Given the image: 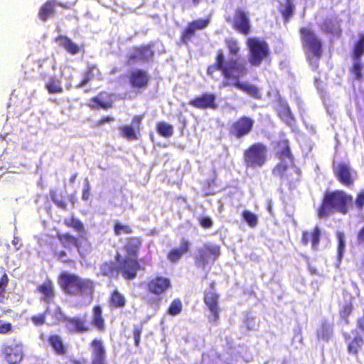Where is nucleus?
<instances>
[{
  "label": "nucleus",
  "mask_w": 364,
  "mask_h": 364,
  "mask_svg": "<svg viewBox=\"0 0 364 364\" xmlns=\"http://www.w3.org/2000/svg\"><path fill=\"white\" fill-rule=\"evenodd\" d=\"M47 316V314H46V311L43 314H38L36 315L31 317V321L33 322L35 325H42L44 323H47L46 321V317Z\"/></svg>",
  "instance_id": "3c124183"
},
{
  "label": "nucleus",
  "mask_w": 364,
  "mask_h": 364,
  "mask_svg": "<svg viewBox=\"0 0 364 364\" xmlns=\"http://www.w3.org/2000/svg\"><path fill=\"white\" fill-rule=\"evenodd\" d=\"M96 70L95 67L90 68L88 72L85 74L82 81L78 85V87H82L85 86L88 82L90 81L92 77H93V72Z\"/></svg>",
  "instance_id": "8fccbe9b"
},
{
  "label": "nucleus",
  "mask_w": 364,
  "mask_h": 364,
  "mask_svg": "<svg viewBox=\"0 0 364 364\" xmlns=\"http://www.w3.org/2000/svg\"><path fill=\"white\" fill-rule=\"evenodd\" d=\"M226 42L230 52L232 55H236L240 50L237 41L233 39H229L227 40Z\"/></svg>",
  "instance_id": "de8ad7c7"
},
{
  "label": "nucleus",
  "mask_w": 364,
  "mask_h": 364,
  "mask_svg": "<svg viewBox=\"0 0 364 364\" xmlns=\"http://www.w3.org/2000/svg\"><path fill=\"white\" fill-rule=\"evenodd\" d=\"M338 180L343 184L349 186L352 183L350 168L346 164H339L335 169Z\"/></svg>",
  "instance_id": "5701e85b"
},
{
  "label": "nucleus",
  "mask_w": 364,
  "mask_h": 364,
  "mask_svg": "<svg viewBox=\"0 0 364 364\" xmlns=\"http://www.w3.org/2000/svg\"><path fill=\"white\" fill-rule=\"evenodd\" d=\"M277 151L279 162L274 168L272 173L275 176L293 183L299 180L300 171L293 164L292 156L287 141L282 142Z\"/></svg>",
  "instance_id": "7ed1b4c3"
},
{
  "label": "nucleus",
  "mask_w": 364,
  "mask_h": 364,
  "mask_svg": "<svg viewBox=\"0 0 364 364\" xmlns=\"http://www.w3.org/2000/svg\"><path fill=\"white\" fill-rule=\"evenodd\" d=\"M46 314L47 316H50V318L47 321L48 325H53L62 321H65L66 318H68L59 306H55L53 309L47 307Z\"/></svg>",
  "instance_id": "4be33fe9"
},
{
  "label": "nucleus",
  "mask_w": 364,
  "mask_h": 364,
  "mask_svg": "<svg viewBox=\"0 0 364 364\" xmlns=\"http://www.w3.org/2000/svg\"><path fill=\"white\" fill-rule=\"evenodd\" d=\"M46 88L49 93H60L63 92V88L60 85V80L56 77H52L46 84Z\"/></svg>",
  "instance_id": "72a5a7b5"
},
{
  "label": "nucleus",
  "mask_w": 364,
  "mask_h": 364,
  "mask_svg": "<svg viewBox=\"0 0 364 364\" xmlns=\"http://www.w3.org/2000/svg\"><path fill=\"white\" fill-rule=\"evenodd\" d=\"M142 119H143V116H134L132 119L131 125H129L137 133L139 132L140 124H141Z\"/></svg>",
  "instance_id": "09e8293b"
},
{
  "label": "nucleus",
  "mask_w": 364,
  "mask_h": 364,
  "mask_svg": "<svg viewBox=\"0 0 364 364\" xmlns=\"http://www.w3.org/2000/svg\"><path fill=\"white\" fill-rule=\"evenodd\" d=\"M130 63L135 61H142V53L141 48L136 49L133 54L129 56V59Z\"/></svg>",
  "instance_id": "603ef678"
},
{
  "label": "nucleus",
  "mask_w": 364,
  "mask_h": 364,
  "mask_svg": "<svg viewBox=\"0 0 364 364\" xmlns=\"http://www.w3.org/2000/svg\"><path fill=\"white\" fill-rule=\"evenodd\" d=\"M208 19H198L190 23L183 33V42L186 43L190 40V38L194 36L197 29H203L208 25Z\"/></svg>",
  "instance_id": "f3484780"
},
{
  "label": "nucleus",
  "mask_w": 364,
  "mask_h": 364,
  "mask_svg": "<svg viewBox=\"0 0 364 364\" xmlns=\"http://www.w3.org/2000/svg\"><path fill=\"white\" fill-rule=\"evenodd\" d=\"M321 28L323 31L332 33L333 35H338L340 33V28L337 22L332 19L326 20V21L321 26Z\"/></svg>",
  "instance_id": "2f4dec72"
},
{
  "label": "nucleus",
  "mask_w": 364,
  "mask_h": 364,
  "mask_svg": "<svg viewBox=\"0 0 364 364\" xmlns=\"http://www.w3.org/2000/svg\"><path fill=\"white\" fill-rule=\"evenodd\" d=\"M253 124V119L247 117H242L232 124L230 131L233 135L240 138L250 132Z\"/></svg>",
  "instance_id": "9d476101"
},
{
  "label": "nucleus",
  "mask_w": 364,
  "mask_h": 364,
  "mask_svg": "<svg viewBox=\"0 0 364 364\" xmlns=\"http://www.w3.org/2000/svg\"><path fill=\"white\" fill-rule=\"evenodd\" d=\"M319 240L320 230L318 227H316L312 232H303L301 242L304 245H307L309 242L311 241L312 248L314 250H316L319 244Z\"/></svg>",
  "instance_id": "412c9836"
},
{
  "label": "nucleus",
  "mask_w": 364,
  "mask_h": 364,
  "mask_svg": "<svg viewBox=\"0 0 364 364\" xmlns=\"http://www.w3.org/2000/svg\"><path fill=\"white\" fill-rule=\"evenodd\" d=\"M215 95L213 94H203L190 102V105L198 109H216Z\"/></svg>",
  "instance_id": "4468645a"
},
{
  "label": "nucleus",
  "mask_w": 364,
  "mask_h": 364,
  "mask_svg": "<svg viewBox=\"0 0 364 364\" xmlns=\"http://www.w3.org/2000/svg\"><path fill=\"white\" fill-rule=\"evenodd\" d=\"M182 311V303L180 299H174L168 310V314L171 316H176L179 314Z\"/></svg>",
  "instance_id": "58836bf2"
},
{
  "label": "nucleus",
  "mask_w": 364,
  "mask_h": 364,
  "mask_svg": "<svg viewBox=\"0 0 364 364\" xmlns=\"http://www.w3.org/2000/svg\"><path fill=\"white\" fill-rule=\"evenodd\" d=\"M242 218L247 223V224L252 228H254L257 225V223H258L257 216L249 210L243 211Z\"/></svg>",
  "instance_id": "ea45409f"
},
{
  "label": "nucleus",
  "mask_w": 364,
  "mask_h": 364,
  "mask_svg": "<svg viewBox=\"0 0 364 364\" xmlns=\"http://www.w3.org/2000/svg\"><path fill=\"white\" fill-rule=\"evenodd\" d=\"M234 28L240 33L247 35L250 30V23L247 14L242 9H237L233 20Z\"/></svg>",
  "instance_id": "f8f14e48"
},
{
  "label": "nucleus",
  "mask_w": 364,
  "mask_h": 364,
  "mask_svg": "<svg viewBox=\"0 0 364 364\" xmlns=\"http://www.w3.org/2000/svg\"><path fill=\"white\" fill-rule=\"evenodd\" d=\"M331 332L332 329L331 326L328 323H323L321 329L317 331L318 338L327 340L330 337Z\"/></svg>",
  "instance_id": "79ce46f5"
},
{
  "label": "nucleus",
  "mask_w": 364,
  "mask_h": 364,
  "mask_svg": "<svg viewBox=\"0 0 364 364\" xmlns=\"http://www.w3.org/2000/svg\"><path fill=\"white\" fill-rule=\"evenodd\" d=\"M105 358H92V364H105Z\"/></svg>",
  "instance_id": "774afa93"
},
{
  "label": "nucleus",
  "mask_w": 364,
  "mask_h": 364,
  "mask_svg": "<svg viewBox=\"0 0 364 364\" xmlns=\"http://www.w3.org/2000/svg\"><path fill=\"white\" fill-rule=\"evenodd\" d=\"M6 359L9 364H16L23 358V346L21 344H15L4 348Z\"/></svg>",
  "instance_id": "2eb2a0df"
},
{
  "label": "nucleus",
  "mask_w": 364,
  "mask_h": 364,
  "mask_svg": "<svg viewBox=\"0 0 364 364\" xmlns=\"http://www.w3.org/2000/svg\"><path fill=\"white\" fill-rule=\"evenodd\" d=\"M141 333V329H139L138 328H134L133 335H134V343L136 346H138L140 343Z\"/></svg>",
  "instance_id": "052dcab7"
},
{
  "label": "nucleus",
  "mask_w": 364,
  "mask_h": 364,
  "mask_svg": "<svg viewBox=\"0 0 364 364\" xmlns=\"http://www.w3.org/2000/svg\"><path fill=\"white\" fill-rule=\"evenodd\" d=\"M8 277L6 274L0 277V294L4 291L5 287L8 284Z\"/></svg>",
  "instance_id": "4d7b16f0"
},
{
  "label": "nucleus",
  "mask_w": 364,
  "mask_h": 364,
  "mask_svg": "<svg viewBox=\"0 0 364 364\" xmlns=\"http://www.w3.org/2000/svg\"><path fill=\"white\" fill-rule=\"evenodd\" d=\"M363 341L360 337H355L353 341L348 345V351L351 353L356 354L359 348L363 345Z\"/></svg>",
  "instance_id": "37998d69"
},
{
  "label": "nucleus",
  "mask_w": 364,
  "mask_h": 364,
  "mask_svg": "<svg viewBox=\"0 0 364 364\" xmlns=\"http://www.w3.org/2000/svg\"><path fill=\"white\" fill-rule=\"evenodd\" d=\"M92 358H105V350L100 340L95 339L92 343Z\"/></svg>",
  "instance_id": "c85d7f7f"
},
{
  "label": "nucleus",
  "mask_w": 364,
  "mask_h": 364,
  "mask_svg": "<svg viewBox=\"0 0 364 364\" xmlns=\"http://www.w3.org/2000/svg\"><path fill=\"white\" fill-rule=\"evenodd\" d=\"M122 135L129 140H134L137 139V132L134 131L130 126H123L119 128Z\"/></svg>",
  "instance_id": "a19ab883"
},
{
  "label": "nucleus",
  "mask_w": 364,
  "mask_h": 364,
  "mask_svg": "<svg viewBox=\"0 0 364 364\" xmlns=\"http://www.w3.org/2000/svg\"><path fill=\"white\" fill-rule=\"evenodd\" d=\"M58 283L65 293L81 296L88 302L91 301L94 291V286L91 280L64 272L59 276Z\"/></svg>",
  "instance_id": "f03ea898"
},
{
  "label": "nucleus",
  "mask_w": 364,
  "mask_h": 364,
  "mask_svg": "<svg viewBox=\"0 0 364 364\" xmlns=\"http://www.w3.org/2000/svg\"><path fill=\"white\" fill-rule=\"evenodd\" d=\"M64 223L68 227L72 228L80 233L84 232V225L80 220L73 217L64 220Z\"/></svg>",
  "instance_id": "c9c22d12"
},
{
  "label": "nucleus",
  "mask_w": 364,
  "mask_h": 364,
  "mask_svg": "<svg viewBox=\"0 0 364 364\" xmlns=\"http://www.w3.org/2000/svg\"><path fill=\"white\" fill-rule=\"evenodd\" d=\"M11 330V325L9 323L0 322V333H6Z\"/></svg>",
  "instance_id": "bf43d9fd"
},
{
  "label": "nucleus",
  "mask_w": 364,
  "mask_h": 364,
  "mask_svg": "<svg viewBox=\"0 0 364 364\" xmlns=\"http://www.w3.org/2000/svg\"><path fill=\"white\" fill-rule=\"evenodd\" d=\"M92 323L100 330L104 328V319L102 316V309L100 306H95L93 309Z\"/></svg>",
  "instance_id": "473e14b6"
},
{
  "label": "nucleus",
  "mask_w": 364,
  "mask_h": 364,
  "mask_svg": "<svg viewBox=\"0 0 364 364\" xmlns=\"http://www.w3.org/2000/svg\"><path fill=\"white\" fill-rule=\"evenodd\" d=\"M364 54V34L359 36V40L355 43L353 50L354 63L351 69L352 74L355 76L356 80H360L362 77L361 70L363 69V64L360 58Z\"/></svg>",
  "instance_id": "1a4fd4ad"
},
{
  "label": "nucleus",
  "mask_w": 364,
  "mask_h": 364,
  "mask_svg": "<svg viewBox=\"0 0 364 364\" xmlns=\"http://www.w3.org/2000/svg\"><path fill=\"white\" fill-rule=\"evenodd\" d=\"M357 208L361 210L364 206V190L361 191L357 196L355 201Z\"/></svg>",
  "instance_id": "864d4df0"
},
{
  "label": "nucleus",
  "mask_w": 364,
  "mask_h": 364,
  "mask_svg": "<svg viewBox=\"0 0 364 364\" xmlns=\"http://www.w3.org/2000/svg\"><path fill=\"white\" fill-rule=\"evenodd\" d=\"M51 198L53 200L60 208H65L66 203L62 200H58L55 198L54 194H51Z\"/></svg>",
  "instance_id": "0e129e2a"
},
{
  "label": "nucleus",
  "mask_w": 364,
  "mask_h": 364,
  "mask_svg": "<svg viewBox=\"0 0 364 364\" xmlns=\"http://www.w3.org/2000/svg\"><path fill=\"white\" fill-rule=\"evenodd\" d=\"M358 242L359 244L364 242V227L359 231L358 234Z\"/></svg>",
  "instance_id": "338daca9"
},
{
  "label": "nucleus",
  "mask_w": 364,
  "mask_h": 364,
  "mask_svg": "<svg viewBox=\"0 0 364 364\" xmlns=\"http://www.w3.org/2000/svg\"><path fill=\"white\" fill-rule=\"evenodd\" d=\"M267 147L260 143L250 146L244 153L245 164L252 168L262 166L267 160Z\"/></svg>",
  "instance_id": "423d86ee"
},
{
  "label": "nucleus",
  "mask_w": 364,
  "mask_h": 364,
  "mask_svg": "<svg viewBox=\"0 0 364 364\" xmlns=\"http://www.w3.org/2000/svg\"><path fill=\"white\" fill-rule=\"evenodd\" d=\"M351 202L352 197L343 191L328 193L318 210V217L325 218L335 211L346 214L348 212V205Z\"/></svg>",
  "instance_id": "20e7f679"
},
{
  "label": "nucleus",
  "mask_w": 364,
  "mask_h": 364,
  "mask_svg": "<svg viewBox=\"0 0 364 364\" xmlns=\"http://www.w3.org/2000/svg\"><path fill=\"white\" fill-rule=\"evenodd\" d=\"M220 254V247L212 243H205L197 249L195 255L196 266L202 269L210 264H213Z\"/></svg>",
  "instance_id": "0eeeda50"
},
{
  "label": "nucleus",
  "mask_w": 364,
  "mask_h": 364,
  "mask_svg": "<svg viewBox=\"0 0 364 364\" xmlns=\"http://www.w3.org/2000/svg\"><path fill=\"white\" fill-rule=\"evenodd\" d=\"M54 12V3L47 1L40 9L38 16L42 21H46Z\"/></svg>",
  "instance_id": "7c9ffc66"
},
{
  "label": "nucleus",
  "mask_w": 364,
  "mask_h": 364,
  "mask_svg": "<svg viewBox=\"0 0 364 364\" xmlns=\"http://www.w3.org/2000/svg\"><path fill=\"white\" fill-rule=\"evenodd\" d=\"M48 343L53 349L59 355H63L66 348L63 343L62 338L58 335H53L49 337Z\"/></svg>",
  "instance_id": "393cba45"
},
{
  "label": "nucleus",
  "mask_w": 364,
  "mask_h": 364,
  "mask_svg": "<svg viewBox=\"0 0 364 364\" xmlns=\"http://www.w3.org/2000/svg\"><path fill=\"white\" fill-rule=\"evenodd\" d=\"M147 287L149 292L160 295L171 287V282L166 277H156L148 282Z\"/></svg>",
  "instance_id": "9b49d317"
},
{
  "label": "nucleus",
  "mask_w": 364,
  "mask_h": 364,
  "mask_svg": "<svg viewBox=\"0 0 364 364\" xmlns=\"http://www.w3.org/2000/svg\"><path fill=\"white\" fill-rule=\"evenodd\" d=\"M336 235L338 240V258L341 259L345 250V235L341 232H337Z\"/></svg>",
  "instance_id": "c03bdc74"
},
{
  "label": "nucleus",
  "mask_w": 364,
  "mask_h": 364,
  "mask_svg": "<svg viewBox=\"0 0 364 364\" xmlns=\"http://www.w3.org/2000/svg\"><path fill=\"white\" fill-rule=\"evenodd\" d=\"M218 295L211 289L205 295L204 301L212 314V320L216 321L218 318L219 309L218 306Z\"/></svg>",
  "instance_id": "6ab92c4d"
},
{
  "label": "nucleus",
  "mask_w": 364,
  "mask_h": 364,
  "mask_svg": "<svg viewBox=\"0 0 364 364\" xmlns=\"http://www.w3.org/2000/svg\"><path fill=\"white\" fill-rule=\"evenodd\" d=\"M139 268V264L136 260L129 257L126 258L119 264V269L123 277L127 279H134Z\"/></svg>",
  "instance_id": "ddd939ff"
},
{
  "label": "nucleus",
  "mask_w": 364,
  "mask_h": 364,
  "mask_svg": "<svg viewBox=\"0 0 364 364\" xmlns=\"http://www.w3.org/2000/svg\"><path fill=\"white\" fill-rule=\"evenodd\" d=\"M125 298L118 291H114L111 297V303L116 307H123L125 305Z\"/></svg>",
  "instance_id": "4c0bfd02"
},
{
  "label": "nucleus",
  "mask_w": 364,
  "mask_h": 364,
  "mask_svg": "<svg viewBox=\"0 0 364 364\" xmlns=\"http://www.w3.org/2000/svg\"><path fill=\"white\" fill-rule=\"evenodd\" d=\"M301 35L309 63L313 68L316 69L318 68V58L322 53L321 41L310 28H301Z\"/></svg>",
  "instance_id": "39448f33"
},
{
  "label": "nucleus",
  "mask_w": 364,
  "mask_h": 364,
  "mask_svg": "<svg viewBox=\"0 0 364 364\" xmlns=\"http://www.w3.org/2000/svg\"><path fill=\"white\" fill-rule=\"evenodd\" d=\"M92 101L96 106L105 109H107L112 106V100L106 92L100 93L98 96L94 97Z\"/></svg>",
  "instance_id": "bb28decb"
},
{
  "label": "nucleus",
  "mask_w": 364,
  "mask_h": 364,
  "mask_svg": "<svg viewBox=\"0 0 364 364\" xmlns=\"http://www.w3.org/2000/svg\"><path fill=\"white\" fill-rule=\"evenodd\" d=\"M114 121V118L112 117H105L102 119H101L98 122H97V124L98 125H102L105 123H108V122H113Z\"/></svg>",
  "instance_id": "69168bd1"
},
{
  "label": "nucleus",
  "mask_w": 364,
  "mask_h": 364,
  "mask_svg": "<svg viewBox=\"0 0 364 364\" xmlns=\"http://www.w3.org/2000/svg\"><path fill=\"white\" fill-rule=\"evenodd\" d=\"M279 114L281 119L289 127H292L294 124V117L290 111L289 106L286 104L281 103L280 108L279 109Z\"/></svg>",
  "instance_id": "a878e982"
},
{
  "label": "nucleus",
  "mask_w": 364,
  "mask_h": 364,
  "mask_svg": "<svg viewBox=\"0 0 364 364\" xmlns=\"http://www.w3.org/2000/svg\"><path fill=\"white\" fill-rule=\"evenodd\" d=\"M250 56L249 61L254 66H259L262 61L269 55L267 43L257 38H250L247 41Z\"/></svg>",
  "instance_id": "6e6552de"
},
{
  "label": "nucleus",
  "mask_w": 364,
  "mask_h": 364,
  "mask_svg": "<svg viewBox=\"0 0 364 364\" xmlns=\"http://www.w3.org/2000/svg\"><path fill=\"white\" fill-rule=\"evenodd\" d=\"M56 41L70 53L76 54L78 53L77 46L67 37L60 36L56 39Z\"/></svg>",
  "instance_id": "cd10ccee"
},
{
  "label": "nucleus",
  "mask_w": 364,
  "mask_h": 364,
  "mask_svg": "<svg viewBox=\"0 0 364 364\" xmlns=\"http://www.w3.org/2000/svg\"><path fill=\"white\" fill-rule=\"evenodd\" d=\"M149 77L145 71L136 70L129 76V82L132 87L144 88L146 87Z\"/></svg>",
  "instance_id": "a211bd4d"
},
{
  "label": "nucleus",
  "mask_w": 364,
  "mask_h": 364,
  "mask_svg": "<svg viewBox=\"0 0 364 364\" xmlns=\"http://www.w3.org/2000/svg\"><path fill=\"white\" fill-rule=\"evenodd\" d=\"M42 294L41 299L49 304L54 298V286L50 281H46L38 287Z\"/></svg>",
  "instance_id": "b1692460"
},
{
  "label": "nucleus",
  "mask_w": 364,
  "mask_h": 364,
  "mask_svg": "<svg viewBox=\"0 0 364 364\" xmlns=\"http://www.w3.org/2000/svg\"><path fill=\"white\" fill-rule=\"evenodd\" d=\"M90 187L88 179L85 178L84 188H83L82 195V200H87L89 199L90 196Z\"/></svg>",
  "instance_id": "6e6d98bb"
},
{
  "label": "nucleus",
  "mask_w": 364,
  "mask_h": 364,
  "mask_svg": "<svg viewBox=\"0 0 364 364\" xmlns=\"http://www.w3.org/2000/svg\"><path fill=\"white\" fill-rule=\"evenodd\" d=\"M141 241L139 237H132L127 241L125 248L127 253L131 255H136L139 247L141 246Z\"/></svg>",
  "instance_id": "c756f323"
},
{
  "label": "nucleus",
  "mask_w": 364,
  "mask_h": 364,
  "mask_svg": "<svg viewBox=\"0 0 364 364\" xmlns=\"http://www.w3.org/2000/svg\"><path fill=\"white\" fill-rule=\"evenodd\" d=\"M115 234L119 235L122 233H131L132 229L128 225H124L121 223H116L114 225Z\"/></svg>",
  "instance_id": "49530a36"
},
{
  "label": "nucleus",
  "mask_w": 364,
  "mask_h": 364,
  "mask_svg": "<svg viewBox=\"0 0 364 364\" xmlns=\"http://www.w3.org/2000/svg\"><path fill=\"white\" fill-rule=\"evenodd\" d=\"M21 241V240L19 237L14 236L11 243L14 246L16 250H18L21 247L22 243Z\"/></svg>",
  "instance_id": "e2e57ef3"
},
{
  "label": "nucleus",
  "mask_w": 364,
  "mask_h": 364,
  "mask_svg": "<svg viewBox=\"0 0 364 364\" xmlns=\"http://www.w3.org/2000/svg\"><path fill=\"white\" fill-rule=\"evenodd\" d=\"M200 225L205 228H209L212 226L213 222L210 218L204 217L200 220Z\"/></svg>",
  "instance_id": "13d9d810"
},
{
  "label": "nucleus",
  "mask_w": 364,
  "mask_h": 364,
  "mask_svg": "<svg viewBox=\"0 0 364 364\" xmlns=\"http://www.w3.org/2000/svg\"><path fill=\"white\" fill-rule=\"evenodd\" d=\"M157 132L164 137H170L173 134V128L166 122H159L157 124Z\"/></svg>",
  "instance_id": "f704fd0d"
},
{
  "label": "nucleus",
  "mask_w": 364,
  "mask_h": 364,
  "mask_svg": "<svg viewBox=\"0 0 364 364\" xmlns=\"http://www.w3.org/2000/svg\"><path fill=\"white\" fill-rule=\"evenodd\" d=\"M292 13H293V6L289 2H288L287 5L285 8V10L284 11L283 15L286 18H288L289 16H291Z\"/></svg>",
  "instance_id": "680f3d73"
},
{
  "label": "nucleus",
  "mask_w": 364,
  "mask_h": 364,
  "mask_svg": "<svg viewBox=\"0 0 364 364\" xmlns=\"http://www.w3.org/2000/svg\"><path fill=\"white\" fill-rule=\"evenodd\" d=\"M190 249V243L186 239H182L180 247L172 249L167 255L168 259L173 262H177L181 257Z\"/></svg>",
  "instance_id": "aec40b11"
},
{
  "label": "nucleus",
  "mask_w": 364,
  "mask_h": 364,
  "mask_svg": "<svg viewBox=\"0 0 364 364\" xmlns=\"http://www.w3.org/2000/svg\"><path fill=\"white\" fill-rule=\"evenodd\" d=\"M100 272L105 276L112 277L115 272L112 263H105L100 267Z\"/></svg>",
  "instance_id": "a18cd8bd"
},
{
  "label": "nucleus",
  "mask_w": 364,
  "mask_h": 364,
  "mask_svg": "<svg viewBox=\"0 0 364 364\" xmlns=\"http://www.w3.org/2000/svg\"><path fill=\"white\" fill-rule=\"evenodd\" d=\"M142 53V61L148 60L153 56V51L148 46L141 48Z\"/></svg>",
  "instance_id": "5fc2aeb1"
},
{
  "label": "nucleus",
  "mask_w": 364,
  "mask_h": 364,
  "mask_svg": "<svg viewBox=\"0 0 364 364\" xmlns=\"http://www.w3.org/2000/svg\"><path fill=\"white\" fill-rule=\"evenodd\" d=\"M59 239L65 246L73 245L78 249V240L73 235L68 233L63 234L59 236Z\"/></svg>",
  "instance_id": "e433bc0d"
},
{
  "label": "nucleus",
  "mask_w": 364,
  "mask_h": 364,
  "mask_svg": "<svg viewBox=\"0 0 364 364\" xmlns=\"http://www.w3.org/2000/svg\"><path fill=\"white\" fill-rule=\"evenodd\" d=\"M215 70H221L224 75L225 80L223 82V87L232 85L255 98L260 97L259 92L255 86L239 81L240 77L246 75L247 68L243 63L237 62L233 57L229 61L225 62L223 53L219 52L215 65L210 66L208 68V73L212 75Z\"/></svg>",
  "instance_id": "f257e3e1"
},
{
  "label": "nucleus",
  "mask_w": 364,
  "mask_h": 364,
  "mask_svg": "<svg viewBox=\"0 0 364 364\" xmlns=\"http://www.w3.org/2000/svg\"><path fill=\"white\" fill-rule=\"evenodd\" d=\"M66 328L70 332L73 333H82L86 332L89 330V327L86 324L85 319L84 318L74 317V318H66Z\"/></svg>",
  "instance_id": "dca6fc26"
}]
</instances>
